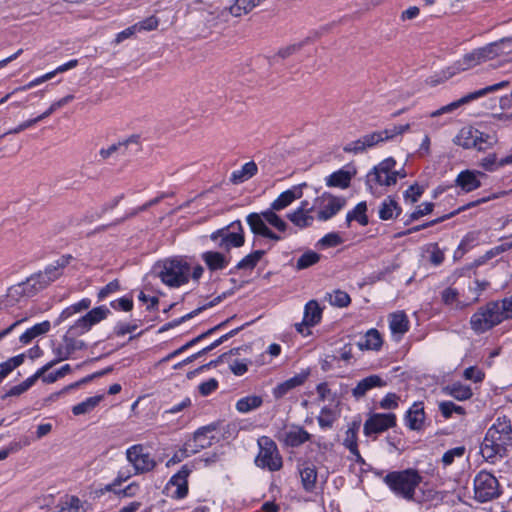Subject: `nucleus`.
<instances>
[{
	"mask_svg": "<svg viewBox=\"0 0 512 512\" xmlns=\"http://www.w3.org/2000/svg\"><path fill=\"white\" fill-rule=\"evenodd\" d=\"M512 447V423L506 416L498 417L488 428L480 446L482 457L490 463L504 458Z\"/></svg>",
	"mask_w": 512,
	"mask_h": 512,
	"instance_id": "1",
	"label": "nucleus"
},
{
	"mask_svg": "<svg viewBox=\"0 0 512 512\" xmlns=\"http://www.w3.org/2000/svg\"><path fill=\"white\" fill-rule=\"evenodd\" d=\"M277 210L268 208L261 213H250L246 216V222L255 236L270 239L278 242L282 240V236L273 232L267 224L277 229L279 232H285L288 224L276 214Z\"/></svg>",
	"mask_w": 512,
	"mask_h": 512,
	"instance_id": "2",
	"label": "nucleus"
},
{
	"mask_svg": "<svg viewBox=\"0 0 512 512\" xmlns=\"http://www.w3.org/2000/svg\"><path fill=\"white\" fill-rule=\"evenodd\" d=\"M163 284L169 287H180L189 281L191 268L187 261L174 257L155 263L152 269Z\"/></svg>",
	"mask_w": 512,
	"mask_h": 512,
	"instance_id": "3",
	"label": "nucleus"
},
{
	"mask_svg": "<svg viewBox=\"0 0 512 512\" xmlns=\"http://www.w3.org/2000/svg\"><path fill=\"white\" fill-rule=\"evenodd\" d=\"M383 480L396 496L412 501L422 482V476L417 470L408 468L402 471L389 472Z\"/></svg>",
	"mask_w": 512,
	"mask_h": 512,
	"instance_id": "4",
	"label": "nucleus"
},
{
	"mask_svg": "<svg viewBox=\"0 0 512 512\" xmlns=\"http://www.w3.org/2000/svg\"><path fill=\"white\" fill-rule=\"evenodd\" d=\"M410 128L409 124L405 125H394L391 128H386L381 131H374L366 134L361 138L352 141L344 146L343 151L346 153L359 154L363 153L369 148L375 147L379 143L388 141L408 131Z\"/></svg>",
	"mask_w": 512,
	"mask_h": 512,
	"instance_id": "5",
	"label": "nucleus"
},
{
	"mask_svg": "<svg viewBox=\"0 0 512 512\" xmlns=\"http://www.w3.org/2000/svg\"><path fill=\"white\" fill-rule=\"evenodd\" d=\"M507 319L502 301H491L480 307L470 318L472 330L484 333Z\"/></svg>",
	"mask_w": 512,
	"mask_h": 512,
	"instance_id": "6",
	"label": "nucleus"
},
{
	"mask_svg": "<svg viewBox=\"0 0 512 512\" xmlns=\"http://www.w3.org/2000/svg\"><path fill=\"white\" fill-rule=\"evenodd\" d=\"M396 161L389 157L381 161L366 176V185L373 193L374 185L390 187L397 183L398 178H405L406 172L396 170Z\"/></svg>",
	"mask_w": 512,
	"mask_h": 512,
	"instance_id": "7",
	"label": "nucleus"
},
{
	"mask_svg": "<svg viewBox=\"0 0 512 512\" xmlns=\"http://www.w3.org/2000/svg\"><path fill=\"white\" fill-rule=\"evenodd\" d=\"M210 239L217 243L219 248L227 252L232 248L242 247L245 243V235L241 221H233L229 225L214 231L210 234Z\"/></svg>",
	"mask_w": 512,
	"mask_h": 512,
	"instance_id": "8",
	"label": "nucleus"
},
{
	"mask_svg": "<svg viewBox=\"0 0 512 512\" xmlns=\"http://www.w3.org/2000/svg\"><path fill=\"white\" fill-rule=\"evenodd\" d=\"M257 444L259 452L255 458L256 466L271 472L279 471L283 466V460L276 443L270 437L262 436Z\"/></svg>",
	"mask_w": 512,
	"mask_h": 512,
	"instance_id": "9",
	"label": "nucleus"
},
{
	"mask_svg": "<svg viewBox=\"0 0 512 512\" xmlns=\"http://www.w3.org/2000/svg\"><path fill=\"white\" fill-rule=\"evenodd\" d=\"M501 494L497 478L485 471H480L474 478V497L477 501L485 503L498 498Z\"/></svg>",
	"mask_w": 512,
	"mask_h": 512,
	"instance_id": "10",
	"label": "nucleus"
},
{
	"mask_svg": "<svg viewBox=\"0 0 512 512\" xmlns=\"http://www.w3.org/2000/svg\"><path fill=\"white\" fill-rule=\"evenodd\" d=\"M126 459L133 466L135 474H144L152 471L157 462L145 451L142 444H135L126 450Z\"/></svg>",
	"mask_w": 512,
	"mask_h": 512,
	"instance_id": "11",
	"label": "nucleus"
},
{
	"mask_svg": "<svg viewBox=\"0 0 512 512\" xmlns=\"http://www.w3.org/2000/svg\"><path fill=\"white\" fill-rule=\"evenodd\" d=\"M509 85H510V82L508 80H504V81H501L499 83L486 86V87H484L482 89H479L477 91L471 92V93L463 96L459 100L454 101V102H452V103H450L448 105H445V106L441 107L440 109H438L436 111H433L430 114V116L431 117H437V116H440V115L445 114V113H451L454 110H456L458 107H460L461 105L467 104V103H469V102H471L473 100H476V99H478L480 97H483V96L487 95L488 93L496 92V91H498L500 89L507 88Z\"/></svg>",
	"mask_w": 512,
	"mask_h": 512,
	"instance_id": "12",
	"label": "nucleus"
},
{
	"mask_svg": "<svg viewBox=\"0 0 512 512\" xmlns=\"http://www.w3.org/2000/svg\"><path fill=\"white\" fill-rule=\"evenodd\" d=\"M109 314L110 310L106 306L102 305L95 307L75 321V323L69 327L67 332L75 336H81L88 332L94 325L107 318Z\"/></svg>",
	"mask_w": 512,
	"mask_h": 512,
	"instance_id": "13",
	"label": "nucleus"
},
{
	"mask_svg": "<svg viewBox=\"0 0 512 512\" xmlns=\"http://www.w3.org/2000/svg\"><path fill=\"white\" fill-rule=\"evenodd\" d=\"M192 470L188 465H183L181 469L174 474L165 486V490L173 499H183L188 494V477Z\"/></svg>",
	"mask_w": 512,
	"mask_h": 512,
	"instance_id": "14",
	"label": "nucleus"
},
{
	"mask_svg": "<svg viewBox=\"0 0 512 512\" xmlns=\"http://www.w3.org/2000/svg\"><path fill=\"white\" fill-rule=\"evenodd\" d=\"M277 440L286 447H299L309 441L311 434L300 425H290L276 434Z\"/></svg>",
	"mask_w": 512,
	"mask_h": 512,
	"instance_id": "15",
	"label": "nucleus"
},
{
	"mask_svg": "<svg viewBox=\"0 0 512 512\" xmlns=\"http://www.w3.org/2000/svg\"><path fill=\"white\" fill-rule=\"evenodd\" d=\"M396 417L393 413H376L371 415L364 423V433L367 436L378 434L395 426Z\"/></svg>",
	"mask_w": 512,
	"mask_h": 512,
	"instance_id": "16",
	"label": "nucleus"
},
{
	"mask_svg": "<svg viewBox=\"0 0 512 512\" xmlns=\"http://www.w3.org/2000/svg\"><path fill=\"white\" fill-rule=\"evenodd\" d=\"M490 139L489 135L479 130L463 129L456 138V143L465 149L477 148L483 150V143H487Z\"/></svg>",
	"mask_w": 512,
	"mask_h": 512,
	"instance_id": "17",
	"label": "nucleus"
},
{
	"mask_svg": "<svg viewBox=\"0 0 512 512\" xmlns=\"http://www.w3.org/2000/svg\"><path fill=\"white\" fill-rule=\"evenodd\" d=\"M323 207L318 212V219L327 221L335 216L345 205L346 200L342 197H336L331 194L324 193L321 197Z\"/></svg>",
	"mask_w": 512,
	"mask_h": 512,
	"instance_id": "18",
	"label": "nucleus"
},
{
	"mask_svg": "<svg viewBox=\"0 0 512 512\" xmlns=\"http://www.w3.org/2000/svg\"><path fill=\"white\" fill-rule=\"evenodd\" d=\"M71 258L72 257L70 255H63L55 262L48 265L44 271L38 272L42 283H44V285L47 287L52 282L57 280L63 274V270L69 264Z\"/></svg>",
	"mask_w": 512,
	"mask_h": 512,
	"instance_id": "19",
	"label": "nucleus"
},
{
	"mask_svg": "<svg viewBox=\"0 0 512 512\" xmlns=\"http://www.w3.org/2000/svg\"><path fill=\"white\" fill-rule=\"evenodd\" d=\"M298 473L303 490L308 493L314 492L317 488L318 478L316 466L309 462H303L298 465Z\"/></svg>",
	"mask_w": 512,
	"mask_h": 512,
	"instance_id": "20",
	"label": "nucleus"
},
{
	"mask_svg": "<svg viewBox=\"0 0 512 512\" xmlns=\"http://www.w3.org/2000/svg\"><path fill=\"white\" fill-rule=\"evenodd\" d=\"M488 199H489V198H481V199H478V200H476V201L469 202L468 204H466V205H463V206L459 207L458 209H456V210L452 211V212H451V213H449V214H446V215H444V216H442V217L436 218V219H434V220H431V221H429V222H426V223H424V224H421V225H418V226L412 227V228H410V229H408V230H406V231H404V232H401V233H399V234H398V236L410 235V234H412V233H414V232H418V231H420V230H422V229H426V228H428V227L434 226V225H436V224H438V223H440V222H443V221H445V220H447V219H450L451 217H453V216H455V215L459 214V213H460V212H462V211H465V210H467V209H469V208H472V207H475V206H477V205H479V204H481V203H484V202H486Z\"/></svg>",
	"mask_w": 512,
	"mask_h": 512,
	"instance_id": "21",
	"label": "nucleus"
},
{
	"mask_svg": "<svg viewBox=\"0 0 512 512\" xmlns=\"http://www.w3.org/2000/svg\"><path fill=\"white\" fill-rule=\"evenodd\" d=\"M216 430V425L210 424L200 427L194 433L193 439L188 442L192 443V453H198L202 449L208 448L212 445L214 436L210 434Z\"/></svg>",
	"mask_w": 512,
	"mask_h": 512,
	"instance_id": "22",
	"label": "nucleus"
},
{
	"mask_svg": "<svg viewBox=\"0 0 512 512\" xmlns=\"http://www.w3.org/2000/svg\"><path fill=\"white\" fill-rule=\"evenodd\" d=\"M306 183H302L296 186H293L291 189H288L282 192L270 205V208L281 211L288 207L293 201L300 199L303 195V187H306Z\"/></svg>",
	"mask_w": 512,
	"mask_h": 512,
	"instance_id": "23",
	"label": "nucleus"
},
{
	"mask_svg": "<svg viewBox=\"0 0 512 512\" xmlns=\"http://www.w3.org/2000/svg\"><path fill=\"white\" fill-rule=\"evenodd\" d=\"M309 375H310L309 369L303 370L300 373L296 374L295 376H293V377L287 379L286 381L278 384L273 389V396L276 399H280V398L284 397L292 389H294V388L304 384Z\"/></svg>",
	"mask_w": 512,
	"mask_h": 512,
	"instance_id": "24",
	"label": "nucleus"
},
{
	"mask_svg": "<svg viewBox=\"0 0 512 512\" xmlns=\"http://www.w3.org/2000/svg\"><path fill=\"white\" fill-rule=\"evenodd\" d=\"M386 381L379 375H370L360 380L356 386L352 389L351 393L355 399L364 397L368 391L377 387L386 386Z\"/></svg>",
	"mask_w": 512,
	"mask_h": 512,
	"instance_id": "25",
	"label": "nucleus"
},
{
	"mask_svg": "<svg viewBox=\"0 0 512 512\" xmlns=\"http://www.w3.org/2000/svg\"><path fill=\"white\" fill-rule=\"evenodd\" d=\"M484 174L479 171H471L465 170L459 173L457 176L455 183L465 192H471L480 187L481 183L478 179V176H483Z\"/></svg>",
	"mask_w": 512,
	"mask_h": 512,
	"instance_id": "26",
	"label": "nucleus"
},
{
	"mask_svg": "<svg viewBox=\"0 0 512 512\" xmlns=\"http://www.w3.org/2000/svg\"><path fill=\"white\" fill-rule=\"evenodd\" d=\"M481 57L479 56L477 48L472 50L471 52L465 54L461 59L456 61L454 65L451 67L453 69L452 72L449 73V76H453L455 73H459L462 71H466L472 69L478 65H481Z\"/></svg>",
	"mask_w": 512,
	"mask_h": 512,
	"instance_id": "27",
	"label": "nucleus"
},
{
	"mask_svg": "<svg viewBox=\"0 0 512 512\" xmlns=\"http://www.w3.org/2000/svg\"><path fill=\"white\" fill-rule=\"evenodd\" d=\"M406 425L411 430H420L425 420L424 406L422 402L414 403L406 414Z\"/></svg>",
	"mask_w": 512,
	"mask_h": 512,
	"instance_id": "28",
	"label": "nucleus"
},
{
	"mask_svg": "<svg viewBox=\"0 0 512 512\" xmlns=\"http://www.w3.org/2000/svg\"><path fill=\"white\" fill-rule=\"evenodd\" d=\"M401 207L399 206L396 199L392 196H388L383 200L379 207V218L387 221L397 218L401 214Z\"/></svg>",
	"mask_w": 512,
	"mask_h": 512,
	"instance_id": "29",
	"label": "nucleus"
},
{
	"mask_svg": "<svg viewBox=\"0 0 512 512\" xmlns=\"http://www.w3.org/2000/svg\"><path fill=\"white\" fill-rule=\"evenodd\" d=\"M201 258L211 271L225 269L229 264V258L217 251H206Z\"/></svg>",
	"mask_w": 512,
	"mask_h": 512,
	"instance_id": "30",
	"label": "nucleus"
},
{
	"mask_svg": "<svg viewBox=\"0 0 512 512\" xmlns=\"http://www.w3.org/2000/svg\"><path fill=\"white\" fill-rule=\"evenodd\" d=\"M233 17L232 5L229 8L215 9L214 11L207 12L204 16L209 27H219L230 21Z\"/></svg>",
	"mask_w": 512,
	"mask_h": 512,
	"instance_id": "31",
	"label": "nucleus"
},
{
	"mask_svg": "<svg viewBox=\"0 0 512 512\" xmlns=\"http://www.w3.org/2000/svg\"><path fill=\"white\" fill-rule=\"evenodd\" d=\"M258 171L257 164L254 161L245 163L239 170L231 173L230 181L233 184H241L252 178Z\"/></svg>",
	"mask_w": 512,
	"mask_h": 512,
	"instance_id": "32",
	"label": "nucleus"
},
{
	"mask_svg": "<svg viewBox=\"0 0 512 512\" xmlns=\"http://www.w3.org/2000/svg\"><path fill=\"white\" fill-rule=\"evenodd\" d=\"M225 297V294H223L222 296H218L216 298H214L211 302H209L207 305H204L202 307H199L197 309H195L194 311L178 318V319H175L169 323H166L165 325H163L160 329H159V333H162V332H165L171 328H174L178 325H180L181 323L193 318L194 316H196L197 314H199L202 310L206 309L207 307H212L216 304H218L219 302H221V300Z\"/></svg>",
	"mask_w": 512,
	"mask_h": 512,
	"instance_id": "33",
	"label": "nucleus"
},
{
	"mask_svg": "<svg viewBox=\"0 0 512 512\" xmlns=\"http://www.w3.org/2000/svg\"><path fill=\"white\" fill-rule=\"evenodd\" d=\"M25 289L21 283L11 286L7 294L0 300V307H12L19 303L22 299H27Z\"/></svg>",
	"mask_w": 512,
	"mask_h": 512,
	"instance_id": "34",
	"label": "nucleus"
},
{
	"mask_svg": "<svg viewBox=\"0 0 512 512\" xmlns=\"http://www.w3.org/2000/svg\"><path fill=\"white\" fill-rule=\"evenodd\" d=\"M90 306H91V300L89 298H83L79 302L74 303V304L68 306L67 308H65L60 313L58 318L56 319L55 324L56 325L61 324L62 322H64L65 320L69 319L73 315H75V314H77L79 312H82L84 310H87Z\"/></svg>",
	"mask_w": 512,
	"mask_h": 512,
	"instance_id": "35",
	"label": "nucleus"
},
{
	"mask_svg": "<svg viewBox=\"0 0 512 512\" xmlns=\"http://www.w3.org/2000/svg\"><path fill=\"white\" fill-rule=\"evenodd\" d=\"M51 328L49 321H43L41 323L35 324L33 327L27 329L20 337L19 341L22 344H29L33 339L38 336L44 335L49 332Z\"/></svg>",
	"mask_w": 512,
	"mask_h": 512,
	"instance_id": "36",
	"label": "nucleus"
},
{
	"mask_svg": "<svg viewBox=\"0 0 512 512\" xmlns=\"http://www.w3.org/2000/svg\"><path fill=\"white\" fill-rule=\"evenodd\" d=\"M357 346L360 350H379L382 346V338L378 330L370 329L366 332L363 341H359Z\"/></svg>",
	"mask_w": 512,
	"mask_h": 512,
	"instance_id": "37",
	"label": "nucleus"
},
{
	"mask_svg": "<svg viewBox=\"0 0 512 512\" xmlns=\"http://www.w3.org/2000/svg\"><path fill=\"white\" fill-rule=\"evenodd\" d=\"M322 317V310L315 300L309 301L304 309V323L308 326H315L318 324Z\"/></svg>",
	"mask_w": 512,
	"mask_h": 512,
	"instance_id": "38",
	"label": "nucleus"
},
{
	"mask_svg": "<svg viewBox=\"0 0 512 512\" xmlns=\"http://www.w3.org/2000/svg\"><path fill=\"white\" fill-rule=\"evenodd\" d=\"M389 327L393 334H404L408 331L409 321L404 312H396L390 315Z\"/></svg>",
	"mask_w": 512,
	"mask_h": 512,
	"instance_id": "39",
	"label": "nucleus"
},
{
	"mask_svg": "<svg viewBox=\"0 0 512 512\" xmlns=\"http://www.w3.org/2000/svg\"><path fill=\"white\" fill-rule=\"evenodd\" d=\"M351 181V174L345 170H338L326 178V185L329 187L348 188Z\"/></svg>",
	"mask_w": 512,
	"mask_h": 512,
	"instance_id": "40",
	"label": "nucleus"
},
{
	"mask_svg": "<svg viewBox=\"0 0 512 512\" xmlns=\"http://www.w3.org/2000/svg\"><path fill=\"white\" fill-rule=\"evenodd\" d=\"M21 284L25 289L26 297L28 298L35 296L46 288V285L42 283L38 273L32 274L25 281L21 282Z\"/></svg>",
	"mask_w": 512,
	"mask_h": 512,
	"instance_id": "41",
	"label": "nucleus"
},
{
	"mask_svg": "<svg viewBox=\"0 0 512 512\" xmlns=\"http://www.w3.org/2000/svg\"><path fill=\"white\" fill-rule=\"evenodd\" d=\"M444 391L446 394L450 395L451 397L455 398L459 401H464L473 395L472 390L469 386L463 385L461 383H453L451 385H448L445 387Z\"/></svg>",
	"mask_w": 512,
	"mask_h": 512,
	"instance_id": "42",
	"label": "nucleus"
},
{
	"mask_svg": "<svg viewBox=\"0 0 512 512\" xmlns=\"http://www.w3.org/2000/svg\"><path fill=\"white\" fill-rule=\"evenodd\" d=\"M367 204L366 202L358 203L355 208L348 212L346 215V223L347 226H350V223L353 220H356L360 225L366 226L368 224V217L366 215Z\"/></svg>",
	"mask_w": 512,
	"mask_h": 512,
	"instance_id": "43",
	"label": "nucleus"
},
{
	"mask_svg": "<svg viewBox=\"0 0 512 512\" xmlns=\"http://www.w3.org/2000/svg\"><path fill=\"white\" fill-rule=\"evenodd\" d=\"M263 403V399L261 396L257 395H249L243 398H240L236 403V409L240 413H248L254 409L259 408Z\"/></svg>",
	"mask_w": 512,
	"mask_h": 512,
	"instance_id": "44",
	"label": "nucleus"
},
{
	"mask_svg": "<svg viewBox=\"0 0 512 512\" xmlns=\"http://www.w3.org/2000/svg\"><path fill=\"white\" fill-rule=\"evenodd\" d=\"M265 251L263 250H255L252 253L246 255L243 259H241L237 265L235 266L236 270H253L259 261L262 259Z\"/></svg>",
	"mask_w": 512,
	"mask_h": 512,
	"instance_id": "45",
	"label": "nucleus"
},
{
	"mask_svg": "<svg viewBox=\"0 0 512 512\" xmlns=\"http://www.w3.org/2000/svg\"><path fill=\"white\" fill-rule=\"evenodd\" d=\"M103 399V395L92 396L72 407L75 416L91 412Z\"/></svg>",
	"mask_w": 512,
	"mask_h": 512,
	"instance_id": "46",
	"label": "nucleus"
},
{
	"mask_svg": "<svg viewBox=\"0 0 512 512\" xmlns=\"http://www.w3.org/2000/svg\"><path fill=\"white\" fill-rule=\"evenodd\" d=\"M132 142L136 143V140L133 137L126 139L124 141H120L118 143H114V144L110 145L108 148H102L99 151V155L104 160L108 159L109 157H111L112 155H114L116 153L124 155L129 143H132Z\"/></svg>",
	"mask_w": 512,
	"mask_h": 512,
	"instance_id": "47",
	"label": "nucleus"
},
{
	"mask_svg": "<svg viewBox=\"0 0 512 512\" xmlns=\"http://www.w3.org/2000/svg\"><path fill=\"white\" fill-rule=\"evenodd\" d=\"M25 359L24 354L11 357L8 360L0 363V383L17 367L23 364Z\"/></svg>",
	"mask_w": 512,
	"mask_h": 512,
	"instance_id": "48",
	"label": "nucleus"
},
{
	"mask_svg": "<svg viewBox=\"0 0 512 512\" xmlns=\"http://www.w3.org/2000/svg\"><path fill=\"white\" fill-rule=\"evenodd\" d=\"M338 419L337 412L330 407H323L317 417L318 424L322 429L332 428L334 422Z\"/></svg>",
	"mask_w": 512,
	"mask_h": 512,
	"instance_id": "49",
	"label": "nucleus"
},
{
	"mask_svg": "<svg viewBox=\"0 0 512 512\" xmlns=\"http://www.w3.org/2000/svg\"><path fill=\"white\" fill-rule=\"evenodd\" d=\"M287 218L298 228L303 229L312 225L314 218L310 213L293 211L287 214Z\"/></svg>",
	"mask_w": 512,
	"mask_h": 512,
	"instance_id": "50",
	"label": "nucleus"
},
{
	"mask_svg": "<svg viewBox=\"0 0 512 512\" xmlns=\"http://www.w3.org/2000/svg\"><path fill=\"white\" fill-rule=\"evenodd\" d=\"M259 5L257 0H236L232 5L233 17L246 15Z\"/></svg>",
	"mask_w": 512,
	"mask_h": 512,
	"instance_id": "51",
	"label": "nucleus"
},
{
	"mask_svg": "<svg viewBox=\"0 0 512 512\" xmlns=\"http://www.w3.org/2000/svg\"><path fill=\"white\" fill-rule=\"evenodd\" d=\"M442 301L446 305L454 306L453 308L456 310H462L468 306V303H464L460 300H458V291L454 288H446L442 292Z\"/></svg>",
	"mask_w": 512,
	"mask_h": 512,
	"instance_id": "52",
	"label": "nucleus"
},
{
	"mask_svg": "<svg viewBox=\"0 0 512 512\" xmlns=\"http://www.w3.org/2000/svg\"><path fill=\"white\" fill-rule=\"evenodd\" d=\"M501 64L512 61V36L496 41Z\"/></svg>",
	"mask_w": 512,
	"mask_h": 512,
	"instance_id": "53",
	"label": "nucleus"
},
{
	"mask_svg": "<svg viewBox=\"0 0 512 512\" xmlns=\"http://www.w3.org/2000/svg\"><path fill=\"white\" fill-rule=\"evenodd\" d=\"M482 64L499 58V48L495 42L477 48Z\"/></svg>",
	"mask_w": 512,
	"mask_h": 512,
	"instance_id": "54",
	"label": "nucleus"
},
{
	"mask_svg": "<svg viewBox=\"0 0 512 512\" xmlns=\"http://www.w3.org/2000/svg\"><path fill=\"white\" fill-rule=\"evenodd\" d=\"M343 445L357 458H361L357 445V430L349 428L345 433Z\"/></svg>",
	"mask_w": 512,
	"mask_h": 512,
	"instance_id": "55",
	"label": "nucleus"
},
{
	"mask_svg": "<svg viewBox=\"0 0 512 512\" xmlns=\"http://www.w3.org/2000/svg\"><path fill=\"white\" fill-rule=\"evenodd\" d=\"M329 303L336 307H346L350 304L351 298L345 291L335 290L327 295Z\"/></svg>",
	"mask_w": 512,
	"mask_h": 512,
	"instance_id": "56",
	"label": "nucleus"
},
{
	"mask_svg": "<svg viewBox=\"0 0 512 512\" xmlns=\"http://www.w3.org/2000/svg\"><path fill=\"white\" fill-rule=\"evenodd\" d=\"M320 260V255L314 251H307L304 254H302L296 263V268L298 270L306 269L316 263H318Z\"/></svg>",
	"mask_w": 512,
	"mask_h": 512,
	"instance_id": "57",
	"label": "nucleus"
},
{
	"mask_svg": "<svg viewBox=\"0 0 512 512\" xmlns=\"http://www.w3.org/2000/svg\"><path fill=\"white\" fill-rule=\"evenodd\" d=\"M76 337L77 336L75 335L69 334V332H66V334L63 336L62 342H64V345L66 346L70 355L86 347L85 342L76 339Z\"/></svg>",
	"mask_w": 512,
	"mask_h": 512,
	"instance_id": "58",
	"label": "nucleus"
},
{
	"mask_svg": "<svg viewBox=\"0 0 512 512\" xmlns=\"http://www.w3.org/2000/svg\"><path fill=\"white\" fill-rule=\"evenodd\" d=\"M193 454L194 453H192V443L185 442L183 448L175 452L174 455L167 461L166 466L170 467L171 465H175Z\"/></svg>",
	"mask_w": 512,
	"mask_h": 512,
	"instance_id": "59",
	"label": "nucleus"
},
{
	"mask_svg": "<svg viewBox=\"0 0 512 512\" xmlns=\"http://www.w3.org/2000/svg\"><path fill=\"white\" fill-rule=\"evenodd\" d=\"M466 452V448L464 446L454 447L446 451L442 456L443 466H450L453 464L455 458H462Z\"/></svg>",
	"mask_w": 512,
	"mask_h": 512,
	"instance_id": "60",
	"label": "nucleus"
},
{
	"mask_svg": "<svg viewBox=\"0 0 512 512\" xmlns=\"http://www.w3.org/2000/svg\"><path fill=\"white\" fill-rule=\"evenodd\" d=\"M438 494L439 493L433 489L421 487L416 490L415 498L412 501L419 504L433 501L438 498Z\"/></svg>",
	"mask_w": 512,
	"mask_h": 512,
	"instance_id": "61",
	"label": "nucleus"
},
{
	"mask_svg": "<svg viewBox=\"0 0 512 512\" xmlns=\"http://www.w3.org/2000/svg\"><path fill=\"white\" fill-rule=\"evenodd\" d=\"M501 163L502 159L497 160L496 154L491 153L482 158L479 165L486 171L492 172L506 165Z\"/></svg>",
	"mask_w": 512,
	"mask_h": 512,
	"instance_id": "62",
	"label": "nucleus"
},
{
	"mask_svg": "<svg viewBox=\"0 0 512 512\" xmlns=\"http://www.w3.org/2000/svg\"><path fill=\"white\" fill-rule=\"evenodd\" d=\"M439 410L444 418H450L453 413L464 414V408L454 404L451 401H443L439 403Z\"/></svg>",
	"mask_w": 512,
	"mask_h": 512,
	"instance_id": "63",
	"label": "nucleus"
},
{
	"mask_svg": "<svg viewBox=\"0 0 512 512\" xmlns=\"http://www.w3.org/2000/svg\"><path fill=\"white\" fill-rule=\"evenodd\" d=\"M80 507V499L77 496H69L61 503V507L58 512H78Z\"/></svg>",
	"mask_w": 512,
	"mask_h": 512,
	"instance_id": "64",
	"label": "nucleus"
}]
</instances>
